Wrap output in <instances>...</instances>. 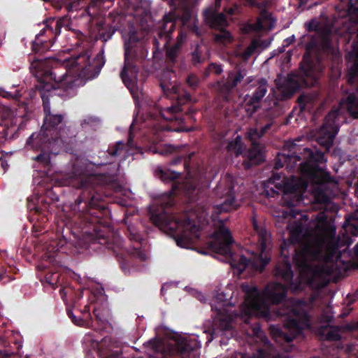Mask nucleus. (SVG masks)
<instances>
[{
	"instance_id": "obj_1",
	"label": "nucleus",
	"mask_w": 358,
	"mask_h": 358,
	"mask_svg": "<svg viewBox=\"0 0 358 358\" xmlns=\"http://www.w3.org/2000/svg\"><path fill=\"white\" fill-rule=\"evenodd\" d=\"M310 227L304 229L299 222L287 226L290 242L297 245L293 262L299 269V284L294 285L292 282V266L282 247L281 255L284 258L275 270V276L282 279L294 292L302 289V284L322 287L339 270L334 259L338 257L341 243L336 236L334 223L327 219L325 213L320 212L311 220Z\"/></svg>"
},
{
	"instance_id": "obj_2",
	"label": "nucleus",
	"mask_w": 358,
	"mask_h": 358,
	"mask_svg": "<svg viewBox=\"0 0 358 358\" xmlns=\"http://www.w3.org/2000/svg\"><path fill=\"white\" fill-rule=\"evenodd\" d=\"M299 141L286 142L282 152L277 156L275 168L278 169L285 165L287 169H292L303 159L299 167L301 176L287 178L275 175L268 182L282 193L283 202L288 206H296L301 201L303 193L309 183L310 191L315 200L319 203H326L332 193L331 189L337 183L322 168L318 167L319 164L327 162L324 153L297 144L296 142Z\"/></svg>"
},
{
	"instance_id": "obj_3",
	"label": "nucleus",
	"mask_w": 358,
	"mask_h": 358,
	"mask_svg": "<svg viewBox=\"0 0 358 358\" xmlns=\"http://www.w3.org/2000/svg\"><path fill=\"white\" fill-rule=\"evenodd\" d=\"M76 69L80 71L83 76H86L91 71L90 57L87 54H80L76 57H71L64 59L62 62L57 63L50 72V78L55 81V85L50 86L43 84L38 86L41 98L43 101L44 113L45 115L44 124L40 132L35 135L33 134L28 139L27 143L31 144L34 140L38 138L43 140L47 138L56 141L62 137V128L59 126L62 123L63 116L62 115H54L50 112V107L45 99L46 92H49L50 87L52 89L61 88L64 91H73L78 86V79L75 76L69 74V71Z\"/></svg>"
},
{
	"instance_id": "obj_4",
	"label": "nucleus",
	"mask_w": 358,
	"mask_h": 358,
	"mask_svg": "<svg viewBox=\"0 0 358 358\" xmlns=\"http://www.w3.org/2000/svg\"><path fill=\"white\" fill-rule=\"evenodd\" d=\"M252 223L258 236L259 254L253 252L249 260L243 255L232 257L230 246L234 240L223 221L220 222L219 226L213 234V240L208 243L209 248L213 252L225 257H229L231 267L236 268L239 273L243 272L248 267L262 272L271 260L269 254L271 243V234L266 230L264 223L257 222L255 216L252 217Z\"/></svg>"
},
{
	"instance_id": "obj_5",
	"label": "nucleus",
	"mask_w": 358,
	"mask_h": 358,
	"mask_svg": "<svg viewBox=\"0 0 358 358\" xmlns=\"http://www.w3.org/2000/svg\"><path fill=\"white\" fill-rule=\"evenodd\" d=\"M207 216L206 210L199 206L180 217L163 213L152 215L150 220L162 231L171 234L178 246L188 248L199 238L200 229L208 223Z\"/></svg>"
},
{
	"instance_id": "obj_6",
	"label": "nucleus",
	"mask_w": 358,
	"mask_h": 358,
	"mask_svg": "<svg viewBox=\"0 0 358 358\" xmlns=\"http://www.w3.org/2000/svg\"><path fill=\"white\" fill-rule=\"evenodd\" d=\"M353 52L356 55V59L348 73V81L350 84L358 83V32L357 41L353 45ZM344 105L351 116L358 118V88L355 92L350 94L345 101H341L338 106L333 108L325 117L324 122L320 131L317 141L327 150L332 145L341 124L345 122Z\"/></svg>"
},
{
	"instance_id": "obj_7",
	"label": "nucleus",
	"mask_w": 358,
	"mask_h": 358,
	"mask_svg": "<svg viewBox=\"0 0 358 358\" xmlns=\"http://www.w3.org/2000/svg\"><path fill=\"white\" fill-rule=\"evenodd\" d=\"M241 287L246 295L242 312L248 315L267 317L269 305L280 303L287 295L285 286L274 282L268 283L262 292L255 286L243 284Z\"/></svg>"
},
{
	"instance_id": "obj_8",
	"label": "nucleus",
	"mask_w": 358,
	"mask_h": 358,
	"mask_svg": "<svg viewBox=\"0 0 358 358\" xmlns=\"http://www.w3.org/2000/svg\"><path fill=\"white\" fill-rule=\"evenodd\" d=\"M285 307L278 314L286 315L283 330L277 326H271V334L273 338L280 344L289 343L299 335L302 330L309 326V320L305 310L306 303L302 301L289 299L285 301Z\"/></svg>"
},
{
	"instance_id": "obj_9",
	"label": "nucleus",
	"mask_w": 358,
	"mask_h": 358,
	"mask_svg": "<svg viewBox=\"0 0 358 358\" xmlns=\"http://www.w3.org/2000/svg\"><path fill=\"white\" fill-rule=\"evenodd\" d=\"M234 178L231 175L222 178L214 189V194L217 203L213 208L212 220L215 222L217 215L236 210L239 206V202L236 199L234 192Z\"/></svg>"
},
{
	"instance_id": "obj_10",
	"label": "nucleus",
	"mask_w": 358,
	"mask_h": 358,
	"mask_svg": "<svg viewBox=\"0 0 358 358\" xmlns=\"http://www.w3.org/2000/svg\"><path fill=\"white\" fill-rule=\"evenodd\" d=\"M268 83L266 78H262L256 80L252 76L246 78L245 90L251 92L245 96L244 101L246 106L252 108L250 114L259 108L263 98L268 92Z\"/></svg>"
},
{
	"instance_id": "obj_11",
	"label": "nucleus",
	"mask_w": 358,
	"mask_h": 358,
	"mask_svg": "<svg viewBox=\"0 0 358 358\" xmlns=\"http://www.w3.org/2000/svg\"><path fill=\"white\" fill-rule=\"evenodd\" d=\"M155 352L159 355V358H166L167 356H174L178 354L189 353L193 350L189 342L185 338L169 342L156 341L152 343Z\"/></svg>"
},
{
	"instance_id": "obj_12",
	"label": "nucleus",
	"mask_w": 358,
	"mask_h": 358,
	"mask_svg": "<svg viewBox=\"0 0 358 358\" xmlns=\"http://www.w3.org/2000/svg\"><path fill=\"white\" fill-rule=\"evenodd\" d=\"M212 310L215 311V325L222 331H227L231 328V322L236 316L230 309L233 307L228 302L212 304Z\"/></svg>"
},
{
	"instance_id": "obj_13",
	"label": "nucleus",
	"mask_w": 358,
	"mask_h": 358,
	"mask_svg": "<svg viewBox=\"0 0 358 358\" xmlns=\"http://www.w3.org/2000/svg\"><path fill=\"white\" fill-rule=\"evenodd\" d=\"M304 84L307 87L313 86L317 82L319 75L322 71L320 62L317 61L313 64L308 61V57L303 56V61L300 65Z\"/></svg>"
},
{
	"instance_id": "obj_14",
	"label": "nucleus",
	"mask_w": 358,
	"mask_h": 358,
	"mask_svg": "<svg viewBox=\"0 0 358 358\" xmlns=\"http://www.w3.org/2000/svg\"><path fill=\"white\" fill-rule=\"evenodd\" d=\"M134 57L129 48H126L124 52V65L120 73V77L128 88L134 87L138 75V69L134 64Z\"/></svg>"
},
{
	"instance_id": "obj_15",
	"label": "nucleus",
	"mask_w": 358,
	"mask_h": 358,
	"mask_svg": "<svg viewBox=\"0 0 358 358\" xmlns=\"http://www.w3.org/2000/svg\"><path fill=\"white\" fill-rule=\"evenodd\" d=\"M277 87L283 98H289L300 87L298 78L296 75H288L282 80H279Z\"/></svg>"
},
{
	"instance_id": "obj_16",
	"label": "nucleus",
	"mask_w": 358,
	"mask_h": 358,
	"mask_svg": "<svg viewBox=\"0 0 358 358\" xmlns=\"http://www.w3.org/2000/svg\"><path fill=\"white\" fill-rule=\"evenodd\" d=\"M247 157L249 162H243L245 169H249L252 164H258L264 160L263 146L257 143H252V148L247 152Z\"/></svg>"
},
{
	"instance_id": "obj_17",
	"label": "nucleus",
	"mask_w": 358,
	"mask_h": 358,
	"mask_svg": "<svg viewBox=\"0 0 358 358\" xmlns=\"http://www.w3.org/2000/svg\"><path fill=\"white\" fill-rule=\"evenodd\" d=\"M206 22L212 27L217 29H222L227 26V18L223 13H215L211 10L204 13Z\"/></svg>"
},
{
	"instance_id": "obj_18",
	"label": "nucleus",
	"mask_w": 358,
	"mask_h": 358,
	"mask_svg": "<svg viewBox=\"0 0 358 358\" xmlns=\"http://www.w3.org/2000/svg\"><path fill=\"white\" fill-rule=\"evenodd\" d=\"M235 136L231 140H222L221 145L224 147L229 152L234 153L238 156L241 155L245 149L244 145L242 143L241 136L235 134Z\"/></svg>"
},
{
	"instance_id": "obj_19",
	"label": "nucleus",
	"mask_w": 358,
	"mask_h": 358,
	"mask_svg": "<svg viewBox=\"0 0 358 358\" xmlns=\"http://www.w3.org/2000/svg\"><path fill=\"white\" fill-rule=\"evenodd\" d=\"M317 334L320 339L325 341H338L341 337L338 327H321L317 330Z\"/></svg>"
},
{
	"instance_id": "obj_20",
	"label": "nucleus",
	"mask_w": 358,
	"mask_h": 358,
	"mask_svg": "<svg viewBox=\"0 0 358 358\" xmlns=\"http://www.w3.org/2000/svg\"><path fill=\"white\" fill-rule=\"evenodd\" d=\"M181 108L178 105L171 106L167 108H161L160 114L164 119L168 121H178Z\"/></svg>"
},
{
	"instance_id": "obj_21",
	"label": "nucleus",
	"mask_w": 358,
	"mask_h": 358,
	"mask_svg": "<svg viewBox=\"0 0 358 358\" xmlns=\"http://www.w3.org/2000/svg\"><path fill=\"white\" fill-rule=\"evenodd\" d=\"M155 175L163 182H167L178 178L180 173L169 169L164 170L161 166H157L155 169Z\"/></svg>"
},
{
	"instance_id": "obj_22",
	"label": "nucleus",
	"mask_w": 358,
	"mask_h": 358,
	"mask_svg": "<svg viewBox=\"0 0 358 358\" xmlns=\"http://www.w3.org/2000/svg\"><path fill=\"white\" fill-rule=\"evenodd\" d=\"M245 76V73L241 70H238L236 73H230L228 76V80L227 82V87L229 89L234 88L243 80Z\"/></svg>"
},
{
	"instance_id": "obj_23",
	"label": "nucleus",
	"mask_w": 358,
	"mask_h": 358,
	"mask_svg": "<svg viewBox=\"0 0 358 358\" xmlns=\"http://www.w3.org/2000/svg\"><path fill=\"white\" fill-rule=\"evenodd\" d=\"M234 40L233 36L229 31L220 29V32L215 35V41L221 44L231 43Z\"/></svg>"
},
{
	"instance_id": "obj_24",
	"label": "nucleus",
	"mask_w": 358,
	"mask_h": 358,
	"mask_svg": "<svg viewBox=\"0 0 358 358\" xmlns=\"http://www.w3.org/2000/svg\"><path fill=\"white\" fill-rule=\"evenodd\" d=\"M45 27L43 29L46 31L54 33L55 35L59 34L61 29V24L59 20L55 21L54 19L45 21Z\"/></svg>"
},
{
	"instance_id": "obj_25",
	"label": "nucleus",
	"mask_w": 358,
	"mask_h": 358,
	"mask_svg": "<svg viewBox=\"0 0 358 358\" xmlns=\"http://www.w3.org/2000/svg\"><path fill=\"white\" fill-rule=\"evenodd\" d=\"M0 96L8 99H17L21 96L20 92L12 87L11 90H6L3 87L0 88Z\"/></svg>"
},
{
	"instance_id": "obj_26",
	"label": "nucleus",
	"mask_w": 358,
	"mask_h": 358,
	"mask_svg": "<svg viewBox=\"0 0 358 358\" xmlns=\"http://www.w3.org/2000/svg\"><path fill=\"white\" fill-rule=\"evenodd\" d=\"M178 151V148L170 144H163L156 148V152L167 156Z\"/></svg>"
},
{
	"instance_id": "obj_27",
	"label": "nucleus",
	"mask_w": 358,
	"mask_h": 358,
	"mask_svg": "<svg viewBox=\"0 0 358 358\" xmlns=\"http://www.w3.org/2000/svg\"><path fill=\"white\" fill-rule=\"evenodd\" d=\"M257 48V42L256 41H252L250 45L242 53H238L237 55L241 57L243 60H248L254 53Z\"/></svg>"
},
{
	"instance_id": "obj_28",
	"label": "nucleus",
	"mask_w": 358,
	"mask_h": 358,
	"mask_svg": "<svg viewBox=\"0 0 358 358\" xmlns=\"http://www.w3.org/2000/svg\"><path fill=\"white\" fill-rule=\"evenodd\" d=\"M171 194V193L170 192L161 195L159 198L156 200V203L162 206L163 208L172 206L173 202Z\"/></svg>"
},
{
	"instance_id": "obj_29",
	"label": "nucleus",
	"mask_w": 358,
	"mask_h": 358,
	"mask_svg": "<svg viewBox=\"0 0 358 358\" xmlns=\"http://www.w3.org/2000/svg\"><path fill=\"white\" fill-rule=\"evenodd\" d=\"M180 48V47L179 46V44H175L172 47L168 48L166 50L167 57L172 62H175L179 54Z\"/></svg>"
},
{
	"instance_id": "obj_30",
	"label": "nucleus",
	"mask_w": 358,
	"mask_h": 358,
	"mask_svg": "<svg viewBox=\"0 0 358 358\" xmlns=\"http://www.w3.org/2000/svg\"><path fill=\"white\" fill-rule=\"evenodd\" d=\"M261 131L257 128H250L247 132V136L252 143H256L255 141L262 136Z\"/></svg>"
},
{
	"instance_id": "obj_31",
	"label": "nucleus",
	"mask_w": 358,
	"mask_h": 358,
	"mask_svg": "<svg viewBox=\"0 0 358 358\" xmlns=\"http://www.w3.org/2000/svg\"><path fill=\"white\" fill-rule=\"evenodd\" d=\"M312 97L308 94H302L298 98V102L302 110L309 107L311 103Z\"/></svg>"
},
{
	"instance_id": "obj_32",
	"label": "nucleus",
	"mask_w": 358,
	"mask_h": 358,
	"mask_svg": "<svg viewBox=\"0 0 358 358\" xmlns=\"http://www.w3.org/2000/svg\"><path fill=\"white\" fill-rule=\"evenodd\" d=\"M40 35L41 34L37 35L36 40L32 42V50L35 52H42L45 50L43 43L39 40Z\"/></svg>"
},
{
	"instance_id": "obj_33",
	"label": "nucleus",
	"mask_w": 358,
	"mask_h": 358,
	"mask_svg": "<svg viewBox=\"0 0 358 358\" xmlns=\"http://www.w3.org/2000/svg\"><path fill=\"white\" fill-rule=\"evenodd\" d=\"M34 159L45 166H47L50 164V157L49 154L43 152L35 157Z\"/></svg>"
},
{
	"instance_id": "obj_34",
	"label": "nucleus",
	"mask_w": 358,
	"mask_h": 358,
	"mask_svg": "<svg viewBox=\"0 0 358 358\" xmlns=\"http://www.w3.org/2000/svg\"><path fill=\"white\" fill-rule=\"evenodd\" d=\"M348 14L354 18L355 21L358 22V0L355 4H351L348 8Z\"/></svg>"
},
{
	"instance_id": "obj_35",
	"label": "nucleus",
	"mask_w": 358,
	"mask_h": 358,
	"mask_svg": "<svg viewBox=\"0 0 358 358\" xmlns=\"http://www.w3.org/2000/svg\"><path fill=\"white\" fill-rule=\"evenodd\" d=\"M57 280H58V275H56L55 277H54V274L47 275L45 277V282H47L48 285H50V286L52 289L55 288V285L57 284Z\"/></svg>"
},
{
	"instance_id": "obj_36",
	"label": "nucleus",
	"mask_w": 358,
	"mask_h": 358,
	"mask_svg": "<svg viewBox=\"0 0 358 358\" xmlns=\"http://www.w3.org/2000/svg\"><path fill=\"white\" fill-rule=\"evenodd\" d=\"M198 82V78L194 74L189 75L187 78V83L192 88H194L197 86Z\"/></svg>"
},
{
	"instance_id": "obj_37",
	"label": "nucleus",
	"mask_w": 358,
	"mask_h": 358,
	"mask_svg": "<svg viewBox=\"0 0 358 358\" xmlns=\"http://www.w3.org/2000/svg\"><path fill=\"white\" fill-rule=\"evenodd\" d=\"M306 27L308 31H315L317 30L319 24L316 20H313L308 22H306Z\"/></svg>"
},
{
	"instance_id": "obj_38",
	"label": "nucleus",
	"mask_w": 358,
	"mask_h": 358,
	"mask_svg": "<svg viewBox=\"0 0 358 358\" xmlns=\"http://www.w3.org/2000/svg\"><path fill=\"white\" fill-rule=\"evenodd\" d=\"M124 144L122 142L117 143L114 150H111L110 154L113 156L120 155L123 150Z\"/></svg>"
},
{
	"instance_id": "obj_39",
	"label": "nucleus",
	"mask_w": 358,
	"mask_h": 358,
	"mask_svg": "<svg viewBox=\"0 0 358 358\" xmlns=\"http://www.w3.org/2000/svg\"><path fill=\"white\" fill-rule=\"evenodd\" d=\"M273 215L278 219H286L289 215L287 211L284 210L273 212Z\"/></svg>"
},
{
	"instance_id": "obj_40",
	"label": "nucleus",
	"mask_w": 358,
	"mask_h": 358,
	"mask_svg": "<svg viewBox=\"0 0 358 358\" xmlns=\"http://www.w3.org/2000/svg\"><path fill=\"white\" fill-rule=\"evenodd\" d=\"M69 315L71 318L72 322L78 325V326H82L84 324V321L81 318H77L76 316H74L72 313V312H69Z\"/></svg>"
},
{
	"instance_id": "obj_41",
	"label": "nucleus",
	"mask_w": 358,
	"mask_h": 358,
	"mask_svg": "<svg viewBox=\"0 0 358 358\" xmlns=\"http://www.w3.org/2000/svg\"><path fill=\"white\" fill-rule=\"evenodd\" d=\"M210 71H213L215 74H220L222 72V69L220 65L212 64L209 66Z\"/></svg>"
},
{
	"instance_id": "obj_42",
	"label": "nucleus",
	"mask_w": 358,
	"mask_h": 358,
	"mask_svg": "<svg viewBox=\"0 0 358 358\" xmlns=\"http://www.w3.org/2000/svg\"><path fill=\"white\" fill-rule=\"evenodd\" d=\"M169 28L168 32L169 34L171 33L175 29V22L173 21H167L164 24V29Z\"/></svg>"
},
{
	"instance_id": "obj_43",
	"label": "nucleus",
	"mask_w": 358,
	"mask_h": 358,
	"mask_svg": "<svg viewBox=\"0 0 358 358\" xmlns=\"http://www.w3.org/2000/svg\"><path fill=\"white\" fill-rule=\"evenodd\" d=\"M192 60L194 64H198L201 62V54L199 51L195 50L192 53Z\"/></svg>"
},
{
	"instance_id": "obj_44",
	"label": "nucleus",
	"mask_w": 358,
	"mask_h": 358,
	"mask_svg": "<svg viewBox=\"0 0 358 358\" xmlns=\"http://www.w3.org/2000/svg\"><path fill=\"white\" fill-rule=\"evenodd\" d=\"M186 38L187 35L182 31H180L178 36V41L176 44H179V46L180 47L181 44L186 40Z\"/></svg>"
},
{
	"instance_id": "obj_45",
	"label": "nucleus",
	"mask_w": 358,
	"mask_h": 358,
	"mask_svg": "<svg viewBox=\"0 0 358 358\" xmlns=\"http://www.w3.org/2000/svg\"><path fill=\"white\" fill-rule=\"evenodd\" d=\"M238 7L236 5H234V6H233L231 8L225 9V11L229 15H234V14H236L238 13Z\"/></svg>"
},
{
	"instance_id": "obj_46",
	"label": "nucleus",
	"mask_w": 358,
	"mask_h": 358,
	"mask_svg": "<svg viewBox=\"0 0 358 358\" xmlns=\"http://www.w3.org/2000/svg\"><path fill=\"white\" fill-rule=\"evenodd\" d=\"M185 190L187 191V192L188 193H191L192 191L195 190L196 189H197V187L195 186V185H185Z\"/></svg>"
},
{
	"instance_id": "obj_47",
	"label": "nucleus",
	"mask_w": 358,
	"mask_h": 358,
	"mask_svg": "<svg viewBox=\"0 0 358 358\" xmlns=\"http://www.w3.org/2000/svg\"><path fill=\"white\" fill-rule=\"evenodd\" d=\"M271 123H268L266 124L264 127H262L261 129V132L262 133V134L264 135V134L271 128Z\"/></svg>"
},
{
	"instance_id": "obj_48",
	"label": "nucleus",
	"mask_w": 358,
	"mask_h": 358,
	"mask_svg": "<svg viewBox=\"0 0 358 358\" xmlns=\"http://www.w3.org/2000/svg\"><path fill=\"white\" fill-rule=\"evenodd\" d=\"M250 5L253 6L255 3V0H245Z\"/></svg>"
},
{
	"instance_id": "obj_49",
	"label": "nucleus",
	"mask_w": 358,
	"mask_h": 358,
	"mask_svg": "<svg viewBox=\"0 0 358 358\" xmlns=\"http://www.w3.org/2000/svg\"><path fill=\"white\" fill-rule=\"evenodd\" d=\"M60 294L62 295V297L64 299V296L66 295V294L64 293V289H60Z\"/></svg>"
},
{
	"instance_id": "obj_50",
	"label": "nucleus",
	"mask_w": 358,
	"mask_h": 358,
	"mask_svg": "<svg viewBox=\"0 0 358 358\" xmlns=\"http://www.w3.org/2000/svg\"><path fill=\"white\" fill-rule=\"evenodd\" d=\"M355 252L356 255L358 257V243L355 246Z\"/></svg>"
},
{
	"instance_id": "obj_51",
	"label": "nucleus",
	"mask_w": 358,
	"mask_h": 358,
	"mask_svg": "<svg viewBox=\"0 0 358 358\" xmlns=\"http://www.w3.org/2000/svg\"><path fill=\"white\" fill-rule=\"evenodd\" d=\"M328 37H329L328 34H326V35L324 36V40L325 41V42H327V41H328Z\"/></svg>"
},
{
	"instance_id": "obj_52",
	"label": "nucleus",
	"mask_w": 358,
	"mask_h": 358,
	"mask_svg": "<svg viewBox=\"0 0 358 358\" xmlns=\"http://www.w3.org/2000/svg\"><path fill=\"white\" fill-rule=\"evenodd\" d=\"M94 313L95 314L96 317L99 319H100L99 316L98 314L96 313V310H94Z\"/></svg>"
},
{
	"instance_id": "obj_53",
	"label": "nucleus",
	"mask_w": 358,
	"mask_h": 358,
	"mask_svg": "<svg viewBox=\"0 0 358 358\" xmlns=\"http://www.w3.org/2000/svg\"><path fill=\"white\" fill-rule=\"evenodd\" d=\"M176 187H177V185H176V184H174V185H173V190H175V189H176Z\"/></svg>"
},
{
	"instance_id": "obj_54",
	"label": "nucleus",
	"mask_w": 358,
	"mask_h": 358,
	"mask_svg": "<svg viewBox=\"0 0 358 358\" xmlns=\"http://www.w3.org/2000/svg\"><path fill=\"white\" fill-rule=\"evenodd\" d=\"M3 43V38H0V47L1 46Z\"/></svg>"
},
{
	"instance_id": "obj_55",
	"label": "nucleus",
	"mask_w": 358,
	"mask_h": 358,
	"mask_svg": "<svg viewBox=\"0 0 358 358\" xmlns=\"http://www.w3.org/2000/svg\"><path fill=\"white\" fill-rule=\"evenodd\" d=\"M195 32L196 33V34H199V33H198V28H196V29L195 30Z\"/></svg>"
},
{
	"instance_id": "obj_56",
	"label": "nucleus",
	"mask_w": 358,
	"mask_h": 358,
	"mask_svg": "<svg viewBox=\"0 0 358 358\" xmlns=\"http://www.w3.org/2000/svg\"><path fill=\"white\" fill-rule=\"evenodd\" d=\"M303 217H304V219H305L306 220H308V218H307V216H306V215H304V216H303Z\"/></svg>"
},
{
	"instance_id": "obj_57",
	"label": "nucleus",
	"mask_w": 358,
	"mask_h": 358,
	"mask_svg": "<svg viewBox=\"0 0 358 358\" xmlns=\"http://www.w3.org/2000/svg\"><path fill=\"white\" fill-rule=\"evenodd\" d=\"M221 0H216V3H220Z\"/></svg>"
},
{
	"instance_id": "obj_58",
	"label": "nucleus",
	"mask_w": 358,
	"mask_h": 358,
	"mask_svg": "<svg viewBox=\"0 0 358 358\" xmlns=\"http://www.w3.org/2000/svg\"><path fill=\"white\" fill-rule=\"evenodd\" d=\"M187 99H190V95L188 94L187 96Z\"/></svg>"
}]
</instances>
